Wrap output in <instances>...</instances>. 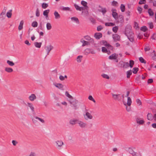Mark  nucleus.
<instances>
[{
	"instance_id": "obj_1",
	"label": "nucleus",
	"mask_w": 156,
	"mask_h": 156,
	"mask_svg": "<svg viewBox=\"0 0 156 156\" xmlns=\"http://www.w3.org/2000/svg\"><path fill=\"white\" fill-rule=\"evenodd\" d=\"M131 28L130 25H127L125 28V34L127 36L129 40L131 42H133L134 40V36Z\"/></svg>"
},
{
	"instance_id": "obj_22",
	"label": "nucleus",
	"mask_w": 156,
	"mask_h": 156,
	"mask_svg": "<svg viewBox=\"0 0 156 156\" xmlns=\"http://www.w3.org/2000/svg\"><path fill=\"white\" fill-rule=\"evenodd\" d=\"M117 56L116 55V54H113L109 57V58L110 59H116Z\"/></svg>"
},
{
	"instance_id": "obj_34",
	"label": "nucleus",
	"mask_w": 156,
	"mask_h": 156,
	"mask_svg": "<svg viewBox=\"0 0 156 156\" xmlns=\"http://www.w3.org/2000/svg\"><path fill=\"white\" fill-rule=\"evenodd\" d=\"M42 43L36 42L34 43V45L35 46L38 48H40L41 46Z\"/></svg>"
},
{
	"instance_id": "obj_9",
	"label": "nucleus",
	"mask_w": 156,
	"mask_h": 156,
	"mask_svg": "<svg viewBox=\"0 0 156 156\" xmlns=\"http://www.w3.org/2000/svg\"><path fill=\"white\" fill-rule=\"evenodd\" d=\"M112 97L113 99L115 100H118L119 101L121 100V98H120L119 96L120 95L119 94H112Z\"/></svg>"
},
{
	"instance_id": "obj_11",
	"label": "nucleus",
	"mask_w": 156,
	"mask_h": 156,
	"mask_svg": "<svg viewBox=\"0 0 156 156\" xmlns=\"http://www.w3.org/2000/svg\"><path fill=\"white\" fill-rule=\"evenodd\" d=\"M27 105L29 107L32 112H34V108L33 104L31 103H27Z\"/></svg>"
},
{
	"instance_id": "obj_46",
	"label": "nucleus",
	"mask_w": 156,
	"mask_h": 156,
	"mask_svg": "<svg viewBox=\"0 0 156 156\" xmlns=\"http://www.w3.org/2000/svg\"><path fill=\"white\" fill-rule=\"evenodd\" d=\"M140 30L142 31L145 32L147 30V29L145 26H143L141 28Z\"/></svg>"
},
{
	"instance_id": "obj_10",
	"label": "nucleus",
	"mask_w": 156,
	"mask_h": 156,
	"mask_svg": "<svg viewBox=\"0 0 156 156\" xmlns=\"http://www.w3.org/2000/svg\"><path fill=\"white\" fill-rule=\"evenodd\" d=\"M45 48L47 52V55H48L50 51L53 49V47L52 45H49L46 46Z\"/></svg>"
},
{
	"instance_id": "obj_6",
	"label": "nucleus",
	"mask_w": 156,
	"mask_h": 156,
	"mask_svg": "<svg viewBox=\"0 0 156 156\" xmlns=\"http://www.w3.org/2000/svg\"><path fill=\"white\" fill-rule=\"evenodd\" d=\"M90 53L94 54L95 53V51L92 49L90 48H87L84 51V54L86 55H87Z\"/></svg>"
},
{
	"instance_id": "obj_52",
	"label": "nucleus",
	"mask_w": 156,
	"mask_h": 156,
	"mask_svg": "<svg viewBox=\"0 0 156 156\" xmlns=\"http://www.w3.org/2000/svg\"><path fill=\"white\" fill-rule=\"evenodd\" d=\"M88 99L94 102L95 103L96 101L94 99L92 96L90 95L88 98Z\"/></svg>"
},
{
	"instance_id": "obj_24",
	"label": "nucleus",
	"mask_w": 156,
	"mask_h": 156,
	"mask_svg": "<svg viewBox=\"0 0 156 156\" xmlns=\"http://www.w3.org/2000/svg\"><path fill=\"white\" fill-rule=\"evenodd\" d=\"M102 35L101 33H95L94 35V37L97 39H99L102 37Z\"/></svg>"
},
{
	"instance_id": "obj_16",
	"label": "nucleus",
	"mask_w": 156,
	"mask_h": 156,
	"mask_svg": "<svg viewBox=\"0 0 156 156\" xmlns=\"http://www.w3.org/2000/svg\"><path fill=\"white\" fill-rule=\"evenodd\" d=\"M28 99L31 101H33L36 99V97L35 94H32L29 97Z\"/></svg>"
},
{
	"instance_id": "obj_42",
	"label": "nucleus",
	"mask_w": 156,
	"mask_h": 156,
	"mask_svg": "<svg viewBox=\"0 0 156 156\" xmlns=\"http://www.w3.org/2000/svg\"><path fill=\"white\" fill-rule=\"evenodd\" d=\"M35 118L36 119H38L42 123H44L45 122V121L44 120L40 118H39V117H37V116H36L35 117Z\"/></svg>"
},
{
	"instance_id": "obj_17",
	"label": "nucleus",
	"mask_w": 156,
	"mask_h": 156,
	"mask_svg": "<svg viewBox=\"0 0 156 156\" xmlns=\"http://www.w3.org/2000/svg\"><path fill=\"white\" fill-rule=\"evenodd\" d=\"M85 40L87 41H88L91 43H94V40L93 39L91 38L90 36H86L84 37Z\"/></svg>"
},
{
	"instance_id": "obj_36",
	"label": "nucleus",
	"mask_w": 156,
	"mask_h": 156,
	"mask_svg": "<svg viewBox=\"0 0 156 156\" xmlns=\"http://www.w3.org/2000/svg\"><path fill=\"white\" fill-rule=\"evenodd\" d=\"M65 95L67 97L70 98V99H72L73 98V97L69 94V92L67 91L66 92Z\"/></svg>"
},
{
	"instance_id": "obj_40",
	"label": "nucleus",
	"mask_w": 156,
	"mask_h": 156,
	"mask_svg": "<svg viewBox=\"0 0 156 156\" xmlns=\"http://www.w3.org/2000/svg\"><path fill=\"white\" fill-rule=\"evenodd\" d=\"M101 76L103 78L108 79L110 78L109 76L107 74L103 73L101 75Z\"/></svg>"
},
{
	"instance_id": "obj_2",
	"label": "nucleus",
	"mask_w": 156,
	"mask_h": 156,
	"mask_svg": "<svg viewBox=\"0 0 156 156\" xmlns=\"http://www.w3.org/2000/svg\"><path fill=\"white\" fill-rule=\"evenodd\" d=\"M55 146L56 148L59 150H61L64 145L63 142L61 140H58L55 142Z\"/></svg>"
},
{
	"instance_id": "obj_41",
	"label": "nucleus",
	"mask_w": 156,
	"mask_h": 156,
	"mask_svg": "<svg viewBox=\"0 0 156 156\" xmlns=\"http://www.w3.org/2000/svg\"><path fill=\"white\" fill-rule=\"evenodd\" d=\"M148 13L150 16H153L154 15V13L151 9H148Z\"/></svg>"
},
{
	"instance_id": "obj_50",
	"label": "nucleus",
	"mask_w": 156,
	"mask_h": 156,
	"mask_svg": "<svg viewBox=\"0 0 156 156\" xmlns=\"http://www.w3.org/2000/svg\"><path fill=\"white\" fill-rule=\"evenodd\" d=\"M138 68H136L134 67L133 69V72L134 74H136L138 70Z\"/></svg>"
},
{
	"instance_id": "obj_45",
	"label": "nucleus",
	"mask_w": 156,
	"mask_h": 156,
	"mask_svg": "<svg viewBox=\"0 0 156 156\" xmlns=\"http://www.w3.org/2000/svg\"><path fill=\"white\" fill-rule=\"evenodd\" d=\"M115 25V24L112 23H106L105 25L106 26H113Z\"/></svg>"
},
{
	"instance_id": "obj_18",
	"label": "nucleus",
	"mask_w": 156,
	"mask_h": 156,
	"mask_svg": "<svg viewBox=\"0 0 156 156\" xmlns=\"http://www.w3.org/2000/svg\"><path fill=\"white\" fill-rule=\"evenodd\" d=\"M81 3L84 6V9L87 10L88 9V7L87 5V2L84 1H82Z\"/></svg>"
},
{
	"instance_id": "obj_26",
	"label": "nucleus",
	"mask_w": 156,
	"mask_h": 156,
	"mask_svg": "<svg viewBox=\"0 0 156 156\" xmlns=\"http://www.w3.org/2000/svg\"><path fill=\"white\" fill-rule=\"evenodd\" d=\"M5 70L8 73H11L13 71V69L10 67H5Z\"/></svg>"
},
{
	"instance_id": "obj_43",
	"label": "nucleus",
	"mask_w": 156,
	"mask_h": 156,
	"mask_svg": "<svg viewBox=\"0 0 156 156\" xmlns=\"http://www.w3.org/2000/svg\"><path fill=\"white\" fill-rule=\"evenodd\" d=\"M31 25L33 27H37L38 25L36 21H34L32 22Z\"/></svg>"
},
{
	"instance_id": "obj_39",
	"label": "nucleus",
	"mask_w": 156,
	"mask_h": 156,
	"mask_svg": "<svg viewBox=\"0 0 156 156\" xmlns=\"http://www.w3.org/2000/svg\"><path fill=\"white\" fill-rule=\"evenodd\" d=\"M82 57L83 56L82 55L78 56L76 58L77 62L79 63L81 61L82 58Z\"/></svg>"
},
{
	"instance_id": "obj_33",
	"label": "nucleus",
	"mask_w": 156,
	"mask_h": 156,
	"mask_svg": "<svg viewBox=\"0 0 156 156\" xmlns=\"http://www.w3.org/2000/svg\"><path fill=\"white\" fill-rule=\"evenodd\" d=\"M6 16L5 15L2 13L0 14V20L2 21L5 19Z\"/></svg>"
},
{
	"instance_id": "obj_3",
	"label": "nucleus",
	"mask_w": 156,
	"mask_h": 156,
	"mask_svg": "<svg viewBox=\"0 0 156 156\" xmlns=\"http://www.w3.org/2000/svg\"><path fill=\"white\" fill-rule=\"evenodd\" d=\"M69 102L70 104L73 105L75 109H76L77 108V104L78 103V101L74 98L72 99H69Z\"/></svg>"
},
{
	"instance_id": "obj_29",
	"label": "nucleus",
	"mask_w": 156,
	"mask_h": 156,
	"mask_svg": "<svg viewBox=\"0 0 156 156\" xmlns=\"http://www.w3.org/2000/svg\"><path fill=\"white\" fill-rule=\"evenodd\" d=\"M50 10L49 9L46 10L44 11L43 12V15L46 16V18L48 17V14Z\"/></svg>"
},
{
	"instance_id": "obj_30",
	"label": "nucleus",
	"mask_w": 156,
	"mask_h": 156,
	"mask_svg": "<svg viewBox=\"0 0 156 156\" xmlns=\"http://www.w3.org/2000/svg\"><path fill=\"white\" fill-rule=\"evenodd\" d=\"M153 117L151 114L149 113L147 115V119L148 120H151L152 119Z\"/></svg>"
},
{
	"instance_id": "obj_47",
	"label": "nucleus",
	"mask_w": 156,
	"mask_h": 156,
	"mask_svg": "<svg viewBox=\"0 0 156 156\" xmlns=\"http://www.w3.org/2000/svg\"><path fill=\"white\" fill-rule=\"evenodd\" d=\"M27 156H36V154L35 152L31 151Z\"/></svg>"
},
{
	"instance_id": "obj_38",
	"label": "nucleus",
	"mask_w": 156,
	"mask_h": 156,
	"mask_svg": "<svg viewBox=\"0 0 156 156\" xmlns=\"http://www.w3.org/2000/svg\"><path fill=\"white\" fill-rule=\"evenodd\" d=\"M127 77V78H130V76L132 74V71L130 70L126 72Z\"/></svg>"
},
{
	"instance_id": "obj_14",
	"label": "nucleus",
	"mask_w": 156,
	"mask_h": 156,
	"mask_svg": "<svg viewBox=\"0 0 156 156\" xmlns=\"http://www.w3.org/2000/svg\"><path fill=\"white\" fill-rule=\"evenodd\" d=\"M112 37L114 40L115 41H117L119 40L120 38V36L116 34H115L112 35Z\"/></svg>"
},
{
	"instance_id": "obj_59",
	"label": "nucleus",
	"mask_w": 156,
	"mask_h": 156,
	"mask_svg": "<svg viewBox=\"0 0 156 156\" xmlns=\"http://www.w3.org/2000/svg\"><path fill=\"white\" fill-rule=\"evenodd\" d=\"M144 49L145 51H148L150 50V48L149 47L146 46L145 48Z\"/></svg>"
},
{
	"instance_id": "obj_54",
	"label": "nucleus",
	"mask_w": 156,
	"mask_h": 156,
	"mask_svg": "<svg viewBox=\"0 0 156 156\" xmlns=\"http://www.w3.org/2000/svg\"><path fill=\"white\" fill-rule=\"evenodd\" d=\"M102 51L104 53H106L108 52V50L105 47L102 48Z\"/></svg>"
},
{
	"instance_id": "obj_61",
	"label": "nucleus",
	"mask_w": 156,
	"mask_h": 156,
	"mask_svg": "<svg viewBox=\"0 0 156 156\" xmlns=\"http://www.w3.org/2000/svg\"><path fill=\"white\" fill-rule=\"evenodd\" d=\"M12 143L14 146H16L18 143L16 141L13 140L12 141Z\"/></svg>"
},
{
	"instance_id": "obj_62",
	"label": "nucleus",
	"mask_w": 156,
	"mask_h": 156,
	"mask_svg": "<svg viewBox=\"0 0 156 156\" xmlns=\"http://www.w3.org/2000/svg\"><path fill=\"white\" fill-rule=\"evenodd\" d=\"M124 62L123 61H121L119 62V64L120 65V67H123Z\"/></svg>"
},
{
	"instance_id": "obj_64",
	"label": "nucleus",
	"mask_w": 156,
	"mask_h": 156,
	"mask_svg": "<svg viewBox=\"0 0 156 156\" xmlns=\"http://www.w3.org/2000/svg\"><path fill=\"white\" fill-rule=\"evenodd\" d=\"M152 58L154 60L156 61V55L154 54V55L152 57Z\"/></svg>"
},
{
	"instance_id": "obj_25",
	"label": "nucleus",
	"mask_w": 156,
	"mask_h": 156,
	"mask_svg": "<svg viewBox=\"0 0 156 156\" xmlns=\"http://www.w3.org/2000/svg\"><path fill=\"white\" fill-rule=\"evenodd\" d=\"M71 20L73 21H74L77 23L79 24L80 22L79 20L77 18L75 17H73L71 18Z\"/></svg>"
},
{
	"instance_id": "obj_55",
	"label": "nucleus",
	"mask_w": 156,
	"mask_h": 156,
	"mask_svg": "<svg viewBox=\"0 0 156 156\" xmlns=\"http://www.w3.org/2000/svg\"><path fill=\"white\" fill-rule=\"evenodd\" d=\"M36 16L37 17H39L40 16V12L38 8H37L36 11Z\"/></svg>"
},
{
	"instance_id": "obj_57",
	"label": "nucleus",
	"mask_w": 156,
	"mask_h": 156,
	"mask_svg": "<svg viewBox=\"0 0 156 156\" xmlns=\"http://www.w3.org/2000/svg\"><path fill=\"white\" fill-rule=\"evenodd\" d=\"M62 10L64 11H69L70 10V8L69 7H63Z\"/></svg>"
},
{
	"instance_id": "obj_27",
	"label": "nucleus",
	"mask_w": 156,
	"mask_h": 156,
	"mask_svg": "<svg viewBox=\"0 0 156 156\" xmlns=\"http://www.w3.org/2000/svg\"><path fill=\"white\" fill-rule=\"evenodd\" d=\"M12 10H10L7 12L6 16L8 18H10L11 17V16L12 15Z\"/></svg>"
},
{
	"instance_id": "obj_15",
	"label": "nucleus",
	"mask_w": 156,
	"mask_h": 156,
	"mask_svg": "<svg viewBox=\"0 0 156 156\" xmlns=\"http://www.w3.org/2000/svg\"><path fill=\"white\" fill-rule=\"evenodd\" d=\"M136 123L139 125H143L144 122L143 120L140 119V118H137L136 119Z\"/></svg>"
},
{
	"instance_id": "obj_49",
	"label": "nucleus",
	"mask_w": 156,
	"mask_h": 156,
	"mask_svg": "<svg viewBox=\"0 0 156 156\" xmlns=\"http://www.w3.org/2000/svg\"><path fill=\"white\" fill-rule=\"evenodd\" d=\"M118 29V27L117 26H115L113 27L112 30L113 31L116 33L117 32Z\"/></svg>"
},
{
	"instance_id": "obj_60",
	"label": "nucleus",
	"mask_w": 156,
	"mask_h": 156,
	"mask_svg": "<svg viewBox=\"0 0 156 156\" xmlns=\"http://www.w3.org/2000/svg\"><path fill=\"white\" fill-rule=\"evenodd\" d=\"M137 10L140 13H141L142 10V9L141 7H138Z\"/></svg>"
},
{
	"instance_id": "obj_12",
	"label": "nucleus",
	"mask_w": 156,
	"mask_h": 156,
	"mask_svg": "<svg viewBox=\"0 0 156 156\" xmlns=\"http://www.w3.org/2000/svg\"><path fill=\"white\" fill-rule=\"evenodd\" d=\"M78 120L76 119H71L69 122L70 124L72 125H74L76 123H78Z\"/></svg>"
},
{
	"instance_id": "obj_20",
	"label": "nucleus",
	"mask_w": 156,
	"mask_h": 156,
	"mask_svg": "<svg viewBox=\"0 0 156 156\" xmlns=\"http://www.w3.org/2000/svg\"><path fill=\"white\" fill-rule=\"evenodd\" d=\"M80 42L83 43L82 46L83 47L85 45H89V42H88L84 40L83 39H81L80 40Z\"/></svg>"
},
{
	"instance_id": "obj_21",
	"label": "nucleus",
	"mask_w": 156,
	"mask_h": 156,
	"mask_svg": "<svg viewBox=\"0 0 156 156\" xmlns=\"http://www.w3.org/2000/svg\"><path fill=\"white\" fill-rule=\"evenodd\" d=\"M74 6L77 10H79L81 11L82 10H84V7H79L78 5L76 4H74Z\"/></svg>"
},
{
	"instance_id": "obj_4",
	"label": "nucleus",
	"mask_w": 156,
	"mask_h": 156,
	"mask_svg": "<svg viewBox=\"0 0 156 156\" xmlns=\"http://www.w3.org/2000/svg\"><path fill=\"white\" fill-rule=\"evenodd\" d=\"M134 64V62L133 60H131L129 61V63L128 62H124L123 67L124 68L126 69L130 66L131 68H132L133 67Z\"/></svg>"
},
{
	"instance_id": "obj_19",
	"label": "nucleus",
	"mask_w": 156,
	"mask_h": 156,
	"mask_svg": "<svg viewBox=\"0 0 156 156\" xmlns=\"http://www.w3.org/2000/svg\"><path fill=\"white\" fill-rule=\"evenodd\" d=\"M53 85L56 87L61 89L63 88V85L60 83H54Z\"/></svg>"
},
{
	"instance_id": "obj_5",
	"label": "nucleus",
	"mask_w": 156,
	"mask_h": 156,
	"mask_svg": "<svg viewBox=\"0 0 156 156\" xmlns=\"http://www.w3.org/2000/svg\"><path fill=\"white\" fill-rule=\"evenodd\" d=\"M83 116L85 119L86 120H88L89 119H91L93 118V116L88 112H87L85 114H84Z\"/></svg>"
},
{
	"instance_id": "obj_7",
	"label": "nucleus",
	"mask_w": 156,
	"mask_h": 156,
	"mask_svg": "<svg viewBox=\"0 0 156 156\" xmlns=\"http://www.w3.org/2000/svg\"><path fill=\"white\" fill-rule=\"evenodd\" d=\"M116 9H112V15L113 18L116 20L118 17V13L115 12Z\"/></svg>"
},
{
	"instance_id": "obj_56",
	"label": "nucleus",
	"mask_w": 156,
	"mask_h": 156,
	"mask_svg": "<svg viewBox=\"0 0 156 156\" xmlns=\"http://www.w3.org/2000/svg\"><path fill=\"white\" fill-rule=\"evenodd\" d=\"M7 8L6 7H4L1 13L4 15H5Z\"/></svg>"
},
{
	"instance_id": "obj_8",
	"label": "nucleus",
	"mask_w": 156,
	"mask_h": 156,
	"mask_svg": "<svg viewBox=\"0 0 156 156\" xmlns=\"http://www.w3.org/2000/svg\"><path fill=\"white\" fill-rule=\"evenodd\" d=\"M77 123L79 126L82 128H85L87 126V124L79 120Z\"/></svg>"
},
{
	"instance_id": "obj_44",
	"label": "nucleus",
	"mask_w": 156,
	"mask_h": 156,
	"mask_svg": "<svg viewBox=\"0 0 156 156\" xmlns=\"http://www.w3.org/2000/svg\"><path fill=\"white\" fill-rule=\"evenodd\" d=\"M120 9L122 12H123L125 11V5L122 4H121Z\"/></svg>"
},
{
	"instance_id": "obj_23",
	"label": "nucleus",
	"mask_w": 156,
	"mask_h": 156,
	"mask_svg": "<svg viewBox=\"0 0 156 156\" xmlns=\"http://www.w3.org/2000/svg\"><path fill=\"white\" fill-rule=\"evenodd\" d=\"M54 15L55 16V18L56 19H59L60 18V15L59 14L58 12L56 11H55L54 12Z\"/></svg>"
},
{
	"instance_id": "obj_35",
	"label": "nucleus",
	"mask_w": 156,
	"mask_h": 156,
	"mask_svg": "<svg viewBox=\"0 0 156 156\" xmlns=\"http://www.w3.org/2000/svg\"><path fill=\"white\" fill-rule=\"evenodd\" d=\"M46 28L47 30H50L51 29V25L50 23H47L46 24Z\"/></svg>"
},
{
	"instance_id": "obj_28",
	"label": "nucleus",
	"mask_w": 156,
	"mask_h": 156,
	"mask_svg": "<svg viewBox=\"0 0 156 156\" xmlns=\"http://www.w3.org/2000/svg\"><path fill=\"white\" fill-rule=\"evenodd\" d=\"M23 20H21L20 22V25L18 27V29L19 30H20L23 29Z\"/></svg>"
},
{
	"instance_id": "obj_53",
	"label": "nucleus",
	"mask_w": 156,
	"mask_h": 156,
	"mask_svg": "<svg viewBox=\"0 0 156 156\" xmlns=\"http://www.w3.org/2000/svg\"><path fill=\"white\" fill-rule=\"evenodd\" d=\"M128 151L130 154H133L135 152L133 150L130 148H129L128 149Z\"/></svg>"
},
{
	"instance_id": "obj_51",
	"label": "nucleus",
	"mask_w": 156,
	"mask_h": 156,
	"mask_svg": "<svg viewBox=\"0 0 156 156\" xmlns=\"http://www.w3.org/2000/svg\"><path fill=\"white\" fill-rule=\"evenodd\" d=\"M139 60L141 63H146V61L142 57H140L139 58Z\"/></svg>"
},
{
	"instance_id": "obj_48",
	"label": "nucleus",
	"mask_w": 156,
	"mask_h": 156,
	"mask_svg": "<svg viewBox=\"0 0 156 156\" xmlns=\"http://www.w3.org/2000/svg\"><path fill=\"white\" fill-rule=\"evenodd\" d=\"M48 6V4L45 3H43L42 5V7L43 9H46L47 8Z\"/></svg>"
},
{
	"instance_id": "obj_31",
	"label": "nucleus",
	"mask_w": 156,
	"mask_h": 156,
	"mask_svg": "<svg viewBox=\"0 0 156 156\" xmlns=\"http://www.w3.org/2000/svg\"><path fill=\"white\" fill-rule=\"evenodd\" d=\"M7 63L10 66H12L15 65V63L12 61L8 60L7 61Z\"/></svg>"
},
{
	"instance_id": "obj_13",
	"label": "nucleus",
	"mask_w": 156,
	"mask_h": 156,
	"mask_svg": "<svg viewBox=\"0 0 156 156\" xmlns=\"http://www.w3.org/2000/svg\"><path fill=\"white\" fill-rule=\"evenodd\" d=\"M99 9H98V11L99 12H102L103 14L104 15L107 12L106 9L105 8H103L101 6H99Z\"/></svg>"
},
{
	"instance_id": "obj_58",
	"label": "nucleus",
	"mask_w": 156,
	"mask_h": 156,
	"mask_svg": "<svg viewBox=\"0 0 156 156\" xmlns=\"http://www.w3.org/2000/svg\"><path fill=\"white\" fill-rule=\"evenodd\" d=\"M136 102L137 103V104H138L139 105H141V104H142L140 100L139 99H137L136 100Z\"/></svg>"
},
{
	"instance_id": "obj_63",
	"label": "nucleus",
	"mask_w": 156,
	"mask_h": 156,
	"mask_svg": "<svg viewBox=\"0 0 156 156\" xmlns=\"http://www.w3.org/2000/svg\"><path fill=\"white\" fill-rule=\"evenodd\" d=\"M103 28L101 26H99L97 27V30L98 31H100Z\"/></svg>"
},
{
	"instance_id": "obj_37",
	"label": "nucleus",
	"mask_w": 156,
	"mask_h": 156,
	"mask_svg": "<svg viewBox=\"0 0 156 156\" xmlns=\"http://www.w3.org/2000/svg\"><path fill=\"white\" fill-rule=\"evenodd\" d=\"M102 42L104 44V45L106 47L110 48H112V46L109 44H108L106 41H103Z\"/></svg>"
},
{
	"instance_id": "obj_32",
	"label": "nucleus",
	"mask_w": 156,
	"mask_h": 156,
	"mask_svg": "<svg viewBox=\"0 0 156 156\" xmlns=\"http://www.w3.org/2000/svg\"><path fill=\"white\" fill-rule=\"evenodd\" d=\"M132 103V101L130 97H128L127 100V105L128 106H130Z\"/></svg>"
}]
</instances>
